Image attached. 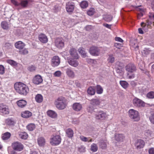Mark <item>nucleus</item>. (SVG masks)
Instances as JSON below:
<instances>
[{
	"label": "nucleus",
	"mask_w": 154,
	"mask_h": 154,
	"mask_svg": "<svg viewBox=\"0 0 154 154\" xmlns=\"http://www.w3.org/2000/svg\"><path fill=\"white\" fill-rule=\"evenodd\" d=\"M61 75V72L60 71H57L55 72L54 73V75L56 77H60Z\"/></svg>",
	"instance_id": "54"
},
{
	"label": "nucleus",
	"mask_w": 154,
	"mask_h": 154,
	"mask_svg": "<svg viewBox=\"0 0 154 154\" xmlns=\"http://www.w3.org/2000/svg\"><path fill=\"white\" fill-rule=\"evenodd\" d=\"M11 2L15 6H18L20 5L19 3L16 0H11Z\"/></svg>",
	"instance_id": "56"
},
{
	"label": "nucleus",
	"mask_w": 154,
	"mask_h": 154,
	"mask_svg": "<svg viewBox=\"0 0 154 154\" xmlns=\"http://www.w3.org/2000/svg\"><path fill=\"white\" fill-rule=\"evenodd\" d=\"M43 79L41 76L39 75H36L33 78V83L36 85H38L41 83Z\"/></svg>",
	"instance_id": "16"
},
{
	"label": "nucleus",
	"mask_w": 154,
	"mask_h": 154,
	"mask_svg": "<svg viewBox=\"0 0 154 154\" xmlns=\"http://www.w3.org/2000/svg\"><path fill=\"white\" fill-rule=\"evenodd\" d=\"M128 116L134 122H138L140 120L139 112L134 109H131L128 111Z\"/></svg>",
	"instance_id": "3"
},
{
	"label": "nucleus",
	"mask_w": 154,
	"mask_h": 154,
	"mask_svg": "<svg viewBox=\"0 0 154 154\" xmlns=\"http://www.w3.org/2000/svg\"><path fill=\"white\" fill-rule=\"evenodd\" d=\"M127 75L128 76V78L129 79H133L135 77V75L134 73L130 74L128 73H127Z\"/></svg>",
	"instance_id": "58"
},
{
	"label": "nucleus",
	"mask_w": 154,
	"mask_h": 154,
	"mask_svg": "<svg viewBox=\"0 0 154 154\" xmlns=\"http://www.w3.org/2000/svg\"><path fill=\"white\" fill-rule=\"evenodd\" d=\"M119 83L121 86L124 89H126L128 86V83L125 81H120Z\"/></svg>",
	"instance_id": "39"
},
{
	"label": "nucleus",
	"mask_w": 154,
	"mask_h": 154,
	"mask_svg": "<svg viewBox=\"0 0 154 154\" xmlns=\"http://www.w3.org/2000/svg\"><path fill=\"white\" fill-rule=\"evenodd\" d=\"M149 154H154V148H150L148 150Z\"/></svg>",
	"instance_id": "60"
},
{
	"label": "nucleus",
	"mask_w": 154,
	"mask_h": 154,
	"mask_svg": "<svg viewBox=\"0 0 154 154\" xmlns=\"http://www.w3.org/2000/svg\"><path fill=\"white\" fill-rule=\"evenodd\" d=\"M151 131L149 130L145 131L144 134L147 137H148L151 135Z\"/></svg>",
	"instance_id": "57"
},
{
	"label": "nucleus",
	"mask_w": 154,
	"mask_h": 154,
	"mask_svg": "<svg viewBox=\"0 0 154 154\" xmlns=\"http://www.w3.org/2000/svg\"><path fill=\"white\" fill-rule=\"evenodd\" d=\"M134 105L137 107L144 106L145 105V103L141 100L137 98H134L133 100Z\"/></svg>",
	"instance_id": "12"
},
{
	"label": "nucleus",
	"mask_w": 154,
	"mask_h": 154,
	"mask_svg": "<svg viewBox=\"0 0 154 154\" xmlns=\"http://www.w3.org/2000/svg\"><path fill=\"white\" fill-rule=\"evenodd\" d=\"M32 113L28 110H26L23 111L22 112L21 114V116L24 118H28L32 116Z\"/></svg>",
	"instance_id": "22"
},
{
	"label": "nucleus",
	"mask_w": 154,
	"mask_h": 154,
	"mask_svg": "<svg viewBox=\"0 0 154 154\" xmlns=\"http://www.w3.org/2000/svg\"><path fill=\"white\" fill-rule=\"evenodd\" d=\"M100 101L98 99H93L90 100V103L93 106H98L100 104Z\"/></svg>",
	"instance_id": "30"
},
{
	"label": "nucleus",
	"mask_w": 154,
	"mask_h": 154,
	"mask_svg": "<svg viewBox=\"0 0 154 154\" xmlns=\"http://www.w3.org/2000/svg\"><path fill=\"white\" fill-rule=\"evenodd\" d=\"M12 147L14 150L17 152L21 151L24 148L23 145L18 142H14L12 143Z\"/></svg>",
	"instance_id": "6"
},
{
	"label": "nucleus",
	"mask_w": 154,
	"mask_h": 154,
	"mask_svg": "<svg viewBox=\"0 0 154 154\" xmlns=\"http://www.w3.org/2000/svg\"><path fill=\"white\" fill-rule=\"evenodd\" d=\"M87 93L88 94L92 96L94 95L95 93V87L94 86H90L87 89Z\"/></svg>",
	"instance_id": "27"
},
{
	"label": "nucleus",
	"mask_w": 154,
	"mask_h": 154,
	"mask_svg": "<svg viewBox=\"0 0 154 154\" xmlns=\"http://www.w3.org/2000/svg\"><path fill=\"white\" fill-rule=\"evenodd\" d=\"M78 51L79 53L81 55L82 57L84 58L86 57H87L86 53L85 52V49L81 47L78 49Z\"/></svg>",
	"instance_id": "33"
},
{
	"label": "nucleus",
	"mask_w": 154,
	"mask_h": 154,
	"mask_svg": "<svg viewBox=\"0 0 154 154\" xmlns=\"http://www.w3.org/2000/svg\"><path fill=\"white\" fill-rule=\"evenodd\" d=\"M55 46L59 49H61L64 46V40L62 37L56 38L54 41Z\"/></svg>",
	"instance_id": "5"
},
{
	"label": "nucleus",
	"mask_w": 154,
	"mask_h": 154,
	"mask_svg": "<svg viewBox=\"0 0 154 154\" xmlns=\"http://www.w3.org/2000/svg\"><path fill=\"white\" fill-rule=\"evenodd\" d=\"M114 46L118 49H120L122 46L121 44L117 43H116L114 44Z\"/></svg>",
	"instance_id": "59"
},
{
	"label": "nucleus",
	"mask_w": 154,
	"mask_h": 154,
	"mask_svg": "<svg viewBox=\"0 0 154 154\" xmlns=\"http://www.w3.org/2000/svg\"><path fill=\"white\" fill-rule=\"evenodd\" d=\"M14 87L16 91L21 95L26 96L29 91L28 86L21 82H16Z\"/></svg>",
	"instance_id": "1"
},
{
	"label": "nucleus",
	"mask_w": 154,
	"mask_h": 154,
	"mask_svg": "<svg viewBox=\"0 0 154 154\" xmlns=\"http://www.w3.org/2000/svg\"><path fill=\"white\" fill-rule=\"evenodd\" d=\"M17 103L19 107L23 108L26 106L27 102L26 100L22 99L18 101Z\"/></svg>",
	"instance_id": "23"
},
{
	"label": "nucleus",
	"mask_w": 154,
	"mask_h": 154,
	"mask_svg": "<svg viewBox=\"0 0 154 154\" xmlns=\"http://www.w3.org/2000/svg\"><path fill=\"white\" fill-rule=\"evenodd\" d=\"M146 97L149 99H153L154 98V92L150 91L148 93L146 94Z\"/></svg>",
	"instance_id": "45"
},
{
	"label": "nucleus",
	"mask_w": 154,
	"mask_h": 154,
	"mask_svg": "<svg viewBox=\"0 0 154 154\" xmlns=\"http://www.w3.org/2000/svg\"><path fill=\"white\" fill-rule=\"evenodd\" d=\"M37 142L39 146H43L45 145V139L42 137H40L37 139Z\"/></svg>",
	"instance_id": "29"
},
{
	"label": "nucleus",
	"mask_w": 154,
	"mask_h": 154,
	"mask_svg": "<svg viewBox=\"0 0 154 154\" xmlns=\"http://www.w3.org/2000/svg\"><path fill=\"white\" fill-rule=\"evenodd\" d=\"M152 24V22L149 21V20H146V23L144 22H142L141 23V26L142 27L143 29H144L145 27L147 26V28Z\"/></svg>",
	"instance_id": "34"
},
{
	"label": "nucleus",
	"mask_w": 154,
	"mask_h": 154,
	"mask_svg": "<svg viewBox=\"0 0 154 154\" xmlns=\"http://www.w3.org/2000/svg\"><path fill=\"white\" fill-rule=\"evenodd\" d=\"M5 73V68L2 65H0V74H3Z\"/></svg>",
	"instance_id": "53"
},
{
	"label": "nucleus",
	"mask_w": 154,
	"mask_h": 154,
	"mask_svg": "<svg viewBox=\"0 0 154 154\" xmlns=\"http://www.w3.org/2000/svg\"><path fill=\"white\" fill-rule=\"evenodd\" d=\"M68 62L70 65L74 67L77 66L79 64L78 61L74 59H72L68 60Z\"/></svg>",
	"instance_id": "28"
},
{
	"label": "nucleus",
	"mask_w": 154,
	"mask_h": 154,
	"mask_svg": "<svg viewBox=\"0 0 154 154\" xmlns=\"http://www.w3.org/2000/svg\"><path fill=\"white\" fill-rule=\"evenodd\" d=\"M89 52L92 55L97 56L100 54V50L97 47L93 46L90 48Z\"/></svg>",
	"instance_id": "10"
},
{
	"label": "nucleus",
	"mask_w": 154,
	"mask_h": 154,
	"mask_svg": "<svg viewBox=\"0 0 154 154\" xmlns=\"http://www.w3.org/2000/svg\"><path fill=\"white\" fill-rule=\"evenodd\" d=\"M69 53L71 57L74 59H79V56L77 53V50L75 48H71L69 51Z\"/></svg>",
	"instance_id": "14"
},
{
	"label": "nucleus",
	"mask_w": 154,
	"mask_h": 154,
	"mask_svg": "<svg viewBox=\"0 0 154 154\" xmlns=\"http://www.w3.org/2000/svg\"><path fill=\"white\" fill-rule=\"evenodd\" d=\"M61 140V139L60 135H53L50 138V143L52 145L56 146L60 143Z\"/></svg>",
	"instance_id": "4"
},
{
	"label": "nucleus",
	"mask_w": 154,
	"mask_h": 154,
	"mask_svg": "<svg viewBox=\"0 0 154 154\" xmlns=\"http://www.w3.org/2000/svg\"><path fill=\"white\" fill-rule=\"evenodd\" d=\"M96 92L98 94H101L103 92L102 88L100 85H98L96 86Z\"/></svg>",
	"instance_id": "42"
},
{
	"label": "nucleus",
	"mask_w": 154,
	"mask_h": 154,
	"mask_svg": "<svg viewBox=\"0 0 154 154\" xmlns=\"http://www.w3.org/2000/svg\"><path fill=\"white\" fill-rule=\"evenodd\" d=\"M27 129L30 131H33L35 128V126L33 123H30L26 126Z\"/></svg>",
	"instance_id": "40"
},
{
	"label": "nucleus",
	"mask_w": 154,
	"mask_h": 154,
	"mask_svg": "<svg viewBox=\"0 0 154 154\" xmlns=\"http://www.w3.org/2000/svg\"><path fill=\"white\" fill-rule=\"evenodd\" d=\"M94 109L92 107L90 106H88L87 108V110L90 112H91L93 111Z\"/></svg>",
	"instance_id": "63"
},
{
	"label": "nucleus",
	"mask_w": 154,
	"mask_h": 154,
	"mask_svg": "<svg viewBox=\"0 0 154 154\" xmlns=\"http://www.w3.org/2000/svg\"><path fill=\"white\" fill-rule=\"evenodd\" d=\"M90 149L93 152H96L98 150V146L97 144L95 143H92L91 145Z\"/></svg>",
	"instance_id": "41"
},
{
	"label": "nucleus",
	"mask_w": 154,
	"mask_h": 154,
	"mask_svg": "<svg viewBox=\"0 0 154 154\" xmlns=\"http://www.w3.org/2000/svg\"><path fill=\"white\" fill-rule=\"evenodd\" d=\"M35 99L37 103H41L43 101V97L41 94H37L35 97Z\"/></svg>",
	"instance_id": "35"
},
{
	"label": "nucleus",
	"mask_w": 154,
	"mask_h": 154,
	"mask_svg": "<svg viewBox=\"0 0 154 154\" xmlns=\"http://www.w3.org/2000/svg\"><path fill=\"white\" fill-rule=\"evenodd\" d=\"M14 46L16 48L20 50L23 48L25 46V45L22 42L19 41L15 43Z\"/></svg>",
	"instance_id": "20"
},
{
	"label": "nucleus",
	"mask_w": 154,
	"mask_h": 154,
	"mask_svg": "<svg viewBox=\"0 0 154 154\" xmlns=\"http://www.w3.org/2000/svg\"><path fill=\"white\" fill-rule=\"evenodd\" d=\"M47 114L49 116L53 119H56L57 116L56 112L53 110H49L47 112Z\"/></svg>",
	"instance_id": "24"
},
{
	"label": "nucleus",
	"mask_w": 154,
	"mask_h": 154,
	"mask_svg": "<svg viewBox=\"0 0 154 154\" xmlns=\"http://www.w3.org/2000/svg\"><path fill=\"white\" fill-rule=\"evenodd\" d=\"M107 141L106 139H100L98 145L99 147L102 149H105L107 147Z\"/></svg>",
	"instance_id": "17"
},
{
	"label": "nucleus",
	"mask_w": 154,
	"mask_h": 154,
	"mask_svg": "<svg viewBox=\"0 0 154 154\" xmlns=\"http://www.w3.org/2000/svg\"><path fill=\"white\" fill-rule=\"evenodd\" d=\"M95 12L94 9L93 8L90 9L87 11V14L89 16L93 15Z\"/></svg>",
	"instance_id": "51"
},
{
	"label": "nucleus",
	"mask_w": 154,
	"mask_h": 154,
	"mask_svg": "<svg viewBox=\"0 0 154 154\" xmlns=\"http://www.w3.org/2000/svg\"><path fill=\"white\" fill-rule=\"evenodd\" d=\"M60 63V59L57 56L53 57L51 60V65L53 67L57 66Z\"/></svg>",
	"instance_id": "15"
},
{
	"label": "nucleus",
	"mask_w": 154,
	"mask_h": 154,
	"mask_svg": "<svg viewBox=\"0 0 154 154\" xmlns=\"http://www.w3.org/2000/svg\"><path fill=\"white\" fill-rule=\"evenodd\" d=\"M80 138L81 140L84 142H87L88 141V139L90 138V137H87L83 136H80Z\"/></svg>",
	"instance_id": "52"
},
{
	"label": "nucleus",
	"mask_w": 154,
	"mask_h": 154,
	"mask_svg": "<svg viewBox=\"0 0 154 154\" xmlns=\"http://www.w3.org/2000/svg\"><path fill=\"white\" fill-rule=\"evenodd\" d=\"M73 109L75 111L79 112L82 109V105L79 103H75L72 106Z\"/></svg>",
	"instance_id": "19"
},
{
	"label": "nucleus",
	"mask_w": 154,
	"mask_h": 154,
	"mask_svg": "<svg viewBox=\"0 0 154 154\" xmlns=\"http://www.w3.org/2000/svg\"><path fill=\"white\" fill-rule=\"evenodd\" d=\"M19 136L22 139L26 140L28 137V134L24 132H20L19 134Z\"/></svg>",
	"instance_id": "38"
},
{
	"label": "nucleus",
	"mask_w": 154,
	"mask_h": 154,
	"mask_svg": "<svg viewBox=\"0 0 154 154\" xmlns=\"http://www.w3.org/2000/svg\"><path fill=\"white\" fill-rule=\"evenodd\" d=\"M75 8V5L73 3L67 2L66 5V9L67 12L70 14H71L73 12Z\"/></svg>",
	"instance_id": "9"
},
{
	"label": "nucleus",
	"mask_w": 154,
	"mask_h": 154,
	"mask_svg": "<svg viewBox=\"0 0 154 154\" xmlns=\"http://www.w3.org/2000/svg\"><path fill=\"white\" fill-rule=\"evenodd\" d=\"M115 39L116 41L120 42H123V40L120 37H116L115 38Z\"/></svg>",
	"instance_id": "62"
},
{
	"label": "nucleus",
	"mask_w": 154,
	"mask_h": 154,
	"mask_svg": "<svg viewBox=\"0 0 154 154\" xmlns=\"http://www.w3.org/2000/svg\"><path fill=\"white\" fill-rule=\"evenodd\" d=\"M143 53L145 55H147L149 53V51L148 50L146 49L143 51Z\"/></svg>",
	"instance_id": "64"
},
{
	"label": "nucleus",
	"mask_w": 154,
	"mask_h": 154,
	"mask_svg": "<svg viewBox=\"0 0 154 154\" xmlns=\"http://www.w3.org/2000/svg\"><path fill=\"white\" fill-rule=\"evenodd\" d=\"M11 136V134L8 132L4 133L2 135V138L4 140H6L9 139Z\"/></svg>",
	"instance_id": "36"
},
{
	"label": "nucleus",
	"mask_w": 154,
	"mask_h": 154,
	"mask_svg": "<svg viewBox=\"0 0 154 154\" xmlns=\"http://www.w3.org/2000/svg\"><path fill=\"white\" fill-rule=\"evenodd\" d=\"M66 134L67 137L69 138H72L73 136L74 132L73 130L70 128L67 129L66 131Z\"/></svg>",
	"instance_id": "31"
},
{
	"label": "nucleus",
	"mask_w": 154,
	"mask_h": 154,
	"mask_svg": "<svg viewBox=\"0 0 154 154\" xmlns=\"http://www.w3.org/2000/svg\"><path fill=\"white\" fill-rule=\"evenodd\" d=\"M145 145V142L141 139L137 140L135 141L134 143V146L137 149L143 148Z\"/></svg>",
	"instance_id": "11"
},
{
	"label": "nucleus",
	"mask_w": 154,
	"mask_h": 154,
	"mask_svg": "<svg viewBox=\"0 0 154 154\" xmlns=\"http://www.w3.org/2000/svg\"><path fill=\"white\" fill-rule=\"evenodd\" d=\"M81 7L83 8H86L88 6V4L87 2L83 1L80 4Z\"/></svg>",
	"instance_id": "44"
},
{
	"label": "nucleus",
	"mask_w": 154,
	"mask_h": 154,
	"mask_svg": "<svg viewBox=\"0 0 154 154\" xmlns=\"http://www.w3.org/2000/svg\"><path fill=\"white\" fill-rule=\"evenodd\" d=\"M107 117L106 113L103 111H99L95 114V118L97 120H104Z\"/></svg>",
	"instance_id": "7"
},
{
	"label": "nucleus",
	"mask_w": 154,
	"mask_h": 154,
	"mask_svg": "<svg viewBox=\"0 0 154 154\" xmlns=\"http://www.w3.org/2000/svg\"><path fill=\"white\" fill-rule=\"evenodd\" d=\"M86 148L83 146H80L78 148V150L80 152H84L85 151Z\"/></svg>",
	"instance_id": "50"
},
{
	"label": "nucleus",
	"mask_w": 154,
	"mask_h": 154,
	"mask_svg": "<svg viewBox=\"0 0 154 154\" xmlns=\"http://www.w3.org/2000/svg\"><path fill=\"white\" fill-rule=\"evenodd\" d=\"M38 38L41 42L46 43L48 41V39L46 35L43 33H40L38 36Z\"/></svg>",
	"instance_id": "18"
},
{
	"label": "nucleus",
	"mask_w": 154,
	"mask_h": 154,
	"mask_svg": "<svg viewBox=\"0 0 154 154\" xmlns=\"http://www.w3.org/2000/svg\"><path fill=\"white\" fill-rule=\"evenodd\" d=\"M1 25L2 28L4 29L7 30L9 28V24L6 21H3L1 23Z\"/></svg>",
	"instance_id": "37"
},
{
	"label": "nucleus",
	"mask_w": 154,
	"mask_h": 154,
	"mask_svg": "<svg viewBox=\"0 0 154 154\" xmlns=\"http://www.w3.org/2000/svg\"><path fill=\"white\" fill-rule=\"evenodd\" d=\"M143 15V12H140V13H138L137 15V19H139L141 17H142Z\"/></svg>",
	"instance_id": "61"
},
{
	"label": "nucleus",
	"mask_w": 154,
	"mask_h": 154,
	"mask_svg": "<svg viewBox=\"0 0 154 154\" xmlns=\"http://www.w3.org/2000/svg\"><path fill=\"white\" fill-rule=\"evenodd\" d=\"M54 104L58 109L61 110L66 107L68 103L67 100L65 97H60L55 100Z\"/></svg>",
	"instance_id": "2"
},
{
	"label": "nucleus",
	"mask_w": 154,
	"mask_h": 154,
	"mask_svg": "<svg viewBox=\"0 0 154 154\" xmlns=\"http://www.w3.org/2000/svg\"><path fill=\"white\" fill-rule=\"evenodd\" d=\"M115 60V58L112 55H109L107 60L109 63H112Z\"/></svg>",
	"instance_id": "49"
},
{
	"label": "nucleus",
	"mask_w": 154,
	"mask_h": 154,
	"mask_svg": "<svg viewBox=\"0 0 154 154\" xmlns=\"http://www.w3.org/2000/svg\"><path fill=\"white\" fill-rule=\"evenodd\" d=\"M112 17L111 15H106L104 17V20L106 22H110L112 19Z\"/></svg>",
	"instance_id": "46"
},
{
	"label": "nucleus",
	"mask_w": 154,
	"mask_h": 154,
	"mask_svg": "<svg viewBox=\"0 0 154 154\" xmlns=\"http://www.w3.org/2000/svg\"><path fill=\"white\" fill-rule=\"evenodd\" d=\"M28 69L31 72L34 71L35 70V67L33 66H30L28 67Z\"/></svg>",
	"instance_id": "55"
},
{
	"label": "nucleus",
	"mask_w": 154,
	"mask_h": 154,
	"mask_svg": "<svg viewBox=\"0 0 154 154\" xmlns=\"http://www.w3.org/2000/svg\"><path fill=\"white\" fill-rule=\"evenodd\" d=\"M125 137L122 134H116L115 135L116 140L117 141L122 142L125 139Z\"/></svg>",
	"instance_id": "26"
},
{
	"label": "nucleus",
	"mask_w": 154,
	"mask_h": 154,
	"mask_svg": "<svg viewBox=\"0 0 154 154\" xmlns=\"http://www.w3.org/2000/svg\"><path fill=\"white\" fill-rule=\"evenodd\" d=\"M67 75L69 77L73 78L75 76V74L73 71L70 68H68L66 70Z\"/></svg>",
	"instance_id": "25"
},
{
	"label": "nucleus",
	"mask_w": 154,
	"mask_h": 154,
	"mask_svg": "<svg viewBox=\"0 0 154 154\" xmlns=\"http://www.w3.org/2000/svg\"><path fill=\"white\" fill-rule=\"evenodd\" d=\"M19 53L22 55H26L28 53V51L26 48H24L23 50H20L19 51Z\"/></svg>",
	"instance_id": "47"
},
{
	"label": "nucleus",
	"mask_w": 154,
	"mask_h": 154,
	"mask_svg": "<svg viewBox=\"0 0 154 154\" xmlns=\"http://www.w3.org/2000/svg\"><path fill=\"white\" fill-rule=\"evenodd\" d=\"M149 119L151 122L154 124V112H152L151 113Z\"/></svg>",
	"instance_id": "48"
},
{
	"label": "nucleus",
	"mask_w": 154,
	"mask_h": 154,
	"mask_svg": "<svg viewBox=\"0 0 154 154\" xmlns=\"http://www.w3.org/2000/svg\"><path fill=\"white\" fill-rule=\"evenodd\" d=\"M5 122L7 125L10 126H13L16 124L15 121L12 118L6 119Z\"/></svg>",
	"instance_id": "21"
},
{
	"label": "nucleus",
	"mask_w": 154,
	"mask_h": 154,
	"mask_svg": "<svg viewBox=\"0 0 154 154\" xmlns=\"http://www.w3.org/2000/svg\"><path fill=\"white\" fill-rule=\"evenodd\" d=\"M9 113L8 107L3 104H0V114L3 116L8 115Z\"/></svg>",
	"instance_id": "8"
},
{
	"label": "nucleus",
	"mask_w": 154,
	"mask_h": 154,
	"mask_svg": "<svg viewBox=\"0 0 154 154\" xmlns=\"http://www.w3.org/2000/svg\"><path fill=\"white\" fill-rule=\"evenodd\" d=\"M125 69L128 72L133 73L136 71V68L134 64L130 63L125 66Z\"/></svg>",
	"instance_id": "13"
},
{
	"label": "nucleus",
	"mask_w": 154,
	"mask_h": 154,
	"mask_svg": "<svg viewBox=\"0 0 154 154\" xmlns=\"http://www.w3.org/2000/svg\"><path fill=\"white\" fill-rule=\"evenodd\" d=\"M32 2V0H21L19 3L20 5L23 8H25L27 6L29 2Z\"/></svg>",
	"instance_id": "32"
},
{
	"label": "nucleus",
	"mask_w": 154,
	"mask_h": 154,
	"mask_svg": "<svg viewBox=\"0 0 154 154\" xmlns=\"http://www.w3.org/2000/svg\"><path fill=\"white\" fill-rule=\"evenodd\" d=\"M7 62L12 66H15L17 65L16 62L11 59L7 60Z\"/></svg>",
	"instance_id": "43"
}]
</instances>
